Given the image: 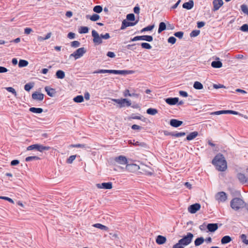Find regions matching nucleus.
I'll use <instances>...</instances> for the list:
<instances>
[{
  "label": "nucleus",
  "instance_id": "obj_1",
  "mask_svg": "<svg viewBox=\"0 0 248 248\" xmlns=\"http://www.w3.org/2000/svg\"><path fill=\"white\" fill-rule=\"evenodd\" d=\"M212 163L219 171H223L227 169V162L221 154H217L212 160Z\"/></svg>",
  "mask_w": 248,
  "mask_h": 248
},
{
  "label": "nucleus",
  "instance_id": "obj_2",
  "mask_svg": "<svg viewBox=\"0 0 248 248\" xmlns=\"http://www.w3.org/2000/svg\"><path fill=\"white\" fill-rule=\"evenodd\" d=\"M132 70H106V69H99L93 72V73L95 74H114L118 75H127L132 74L134 73Z\"/></svg>",
  "mask_w": 248,
  "mask_h": 248
},
{
  "label": "nucleus",
  "instance_id": "obj_3",
  "mask_svg": "<svg viewBox=\"0 0 248 248\" xmlns=\"http://www.w3.org/2000/svg\"><path fill=\"white\" fill-rule=\"evenodd\" d=\"M92 35L93 37V42L96 45H99L102 43V39H108L110 35L108 33L105 34L99 35L98 33L95 30L92 31Z\"/></svg>",
  "mask_w": 248,
  "mask_h": 248
},
{
  "label": "nucleus",
  "instance_id": "obj_4",
  "mask_svg": "<svg viewBox=\"0 0 248 248\" xmlns=\"http://www.w3.org/2000/svg\"><path fill=\"white\" fill-rule=\"evenodd\" d=\"M231 207L235 211L243 208L245 205V202L241 199L235 198L231 201Z\"/></svg>",
  "mask_w": 248,
  "mask_h": 248
},
{
  "label": "nucleus",
  "instance_id": "obj_5",
  "mask_svg": "<svg viewBox=\"0 0 248 248\" xmlns=\"http://www.w3.org/2000/svg\"><path fill=\"white\" fill-rule=\"evenodd\" d=\"M194 236L193 234L190 232L187 233V235L184 236L182 239H180L178 241L183 246H186L191 243Z\"/></svg>",
  "mask_w": 248,
  "mask_h": 248
},
{
  "label": "nucleus",
  "instance_id": "obj_6",
  "mask_svg": "<svg viewBox=\"0 0 248 248\" xmlns=\"http://www.w3.org/2000/svg\"><path fill=\"white\" fill-rule=\"evenodd\" d=\"M111 100L117 103L120 108H123L125 106L129 107L131 105V101L126 98L111 99Z\"/></svg>",
  "mask_w": 248,
  "mask_h": 248
},
{
  "label": "nucleus",
  "instance_id": "obj_7",
  "mask_svg": "<svg viewBox=\"0 0 248 248\" xmlns=\"http://www.w3.org/2000/svg\"><path fill=\"white\" fill-rule=\"evenodd\" d=\"M86 52V50L84 47H80L72 53L70 55V57H73L75 60H77L81 57Z\"/></svg>",
  "mask_w": 248,
  "mask_h": 248
},
{
  "label": "nucleus",
  "instance_id": "obj_8",
  "mask_svg": "<svg viewBox=\"0 0 248 248\" xmlns=\"http://www.w3.org/2000/svg\"><path fill=\"white\" fill-rule=\"evenodd\" d=\"M215 198L218 203H223L227 200V195L224 192H218L216 194Z\"/></svg>",
  "mask_w": 248,
  "mask_h": 248
},
{
  "label": "nucleus",
  "instance_id": "obj_9",
  "mask_svg": "<svg viewBox=\"0 0 248 248\" xmlns=\"http://www.w3.org/2000/svg\"><path fill=\"white\" fill-rule=\"evenodd\" d=\"M50 149V147L48 146H45L41 144H33L27 147V150L30 151L33 149H36L39 152H43L45 150H48Z\"/></svg>",
  "mask_w": 248,
  "mask_h": 248
},
{
  "label": "nucleus",
  "instance_id": "obj_10",
  "mask_svg": "<svg viewBox=\"0 0 248 248\" xmlns=\"http://www.w3.org/2000/svg\"><path fill=\"white\" fill-rule=\"evenodd\" d=\"M234 114V115H239L240 116H243L241 114H240L238 112H237V111H235L234 110H219V111L213 112L210 113L211 115H220V114Z\"/></svg>",
  "mask_w": 248,
  "mask_h": 248
},
{
  "label": "nucleus",
  "instance_id": "obj_11",
  "mask_svg": "<svg viewBox=\"0 0 248 248\" xmlns=\"http://www.w3.org/2000/svg\"><path fill=\"white\" fill-rule=\"evenodd\" d=\"M153 40V38L152 36L150 35H142V36H137L134 37L133 38L131 39L132 41H137L139 40H143L146 41L148 42H152Z\"/></svg>",
  "mask_w": 248,
  "mask_h": 248
},
{
  "label": "nucleus",
  "instance_id": "obj_12",
  "mask_svg": "<svg viewBox=\"0 0 248 248\" xmlns=\"http://www.w3.org/2000/svg\"><path fill=\"white\" fill-rule=\"evenodd\" d=\"M96 187L100 189H110L112 188V183L111 182L102 183L97 184Z\"/></svg>",
  "mask_w": 248,
  "mask_h": 248
},
{
  "label": "nucleus",
  "instance_id": "obj_13",
  "mask_svg": "<svg viewBox=\"0 0 248 248\" xmlns=\"http://www.w3.org/2000/svg\"><path fill=\"white\" fill-rule=\"evenodd\" d=\"M115 161L116 163L120 165H127V160L126 157L123 155H120L115 158Z\"/></svg>",
  "mask_w": 248,
  "mask_h": 248
},
{
  "label": "nucleus",
  "instance_id": "obj_14",
  "mask_svg": "<svg viewBox=\"0 0 248 248\" xmlns=\"http://www.w3.org/2000/svg\"><path fill=\"white\" fill-rule=\"evenodd\" d=\"M139 22V20H137L134 22H130L127 21L126 20H124L122 22V26L121 27V30H124L126 27H129V26H134L135 25H136Z\"/></svg>",
  "mask_w": 248,
  "mask_h": 248
},
{
  "label": "nucleus",
  "instance_id": "obj_15",
  "mask_svg": "<svg viewBox=\"0 0 248 248\" xmlns=\"http://www.w3.org/2000/svg\"><path fill=\"white\" fill-rule=\"evenodd\" d=\"M213 11L218 10L223 4V0H213Z\"/></svg>",
  "mask_w": 248,
  "mask_h": 248
},
{
  "label": "nucleus",
  "instance_id": "obj_16",
  "mask_svg": "<svg viewBox=\"0 0 248 248\" xmlns=\"http://www.w3.org/2000/svg\"><path fill=\"white\" fill-rule=\"evenodd\" d=\"M201 208V205L199 203H195L191 205L188 208L189 212L191 214H194L197 211L200 210Z\"/></svg>",
  "mask_w": 248,
  "mask_h": 248
},
{
  "label": "nucleus",
  "instance_id": "obj_17",
  "mask_svg": "<svg viewBox=\"0 0 248 248\" xmlns=\"http://www.w3.org/2000/svg\"><path fill=\"white\" fill-rule=\"evenodd\" d=\"M126 170L131 172L137 171L140 169V167L135 164H127L125 168Z\"/></svg>",
  "mask_w": 248,
  "mask_h": 248
},
{
  "label": "nucleus",
  "instance_id": "obj_18",
  "mask_svg": "<svg viewBox=\"0 0 248 248\" xmlns=\"http://www.w3.org/2000/svg\"><path fill=\"white\" fill-rule=\"evenodd\" d=\"M44 95L38 92H35L32 94V98L35 100L41 101L44 99Z\"/></svg>",
  "mask_w": 248,
  "mask_h": 248
},
{
  "label": "nucleus",
  "instance_id": "obj_19",
  "mask_svg": "<svg viewBox=\"0 0 248 248\" xmlns=\"http://www.w3.org/2000/svg\"><path fill=\"white\" fill-rule=\"evenodd\" d=\"M179 98L177 97L168 98L166 99V102L170 105H174L178 102Z\"/></svg>",
  "mask_w": 248,
  "mask_h": 248
},
{
  "label": "nucleus",
  "instance_id": "obj_20",
  "mask_svg": "<svg viewBox=\"0 0 248 248\" xmlns=\"http://www.w3.org/2000/svg\"><path fill=\"white\" fill-rule=\"evenodd\" d=\"M207 228L210 232H214L218 229L217 223H209L207 226Z\"/></svg>",
  "mask_w": 248,
  "mask_h": 248
},
{
  "label": "nucleus",
  "instance_id": "obj_21",
  "mask_svg": "<svg viewBox=\"0 0 248 248\" xmlns=\"http://www.w3.org/2000/svg\"><path fill=\"white\" fill-rule=\"evenodd\" d=\"M183 124V122L176 119H171L170 121V125L174 127H178Z\"/></svg>",
  "mask_w": 248,
  "mask_h": 248
},
{
  "label": "nucleus",
  "instance_id": "obj_22",
  "mask_svg": "<svg viewBox=\"0 0 248 248\" xmlns=\"http://www.w3.org/2000/svg\"><path fill=\"white\" fill-rule=\"evenodd\" d=\"M194 6V2L192 0H189L188 2H185L183 4V8L190 10Z\"/></svg>",
  "mask_w": 248,
  "mask_h": 248
},
{
  "label": "nucleus",
  "instance_id": "obj_23",
  "mask_svg": "<svg viewBox=\"0 0 248 248\" xmlns=\"http://www.w3.org/2000/svg\"><path fill=\"white\" fill-rule=\"evenodd\" d=\"M166 242V238L162 235H158L156 239V242L159 245L164 244Z\"/></svg>",
  "mask_w": 248,
  "mask_h": 248
},
{
  "label": "nucleus",
  "instance_id": "obj_24",
  "mask_svg": "<svg viewBox=\"0 0 248 248\" xmlns=\"http://www.w3.org/2000/svg\"><path fill=\"white\" fill-rule=\"evenodd\" d=\"M198 135V132L197 131H194L190 133L189 135H188L186 137V140H191L195 139Z\"/></svg>",
  "mask_w": 248,
  "mask_h": 248
},
{
  "label": "nucleus",
  "instance_id": "obj_25",
  "mask_svg": "<svg viewBox=\"0 0 248 248\" xmlns=\"http://www.w3.org/2000/svg\"><path fill=\"white\" fill-rule=\"evenodd\" d=\"M237 178L239 181L242 183H245L247 182L248 179L246 176L242 173H239L237 175Z\"/></svg>",
  "mask_w": 248,
  "mask_h": 248
},
{
  "label": "nucleus",
  "instance_id": "obj_26",
  "mask_svg": "<svg viewBox=\"0 0 248 248\" xmlns=\"http://www.w3.org/2000/svg\"><path fill=\"white\" fill-rule=\"evenodd\" d=\"M45 89L46 92L47 93V94L49 96L52 97L54 96V95L55 93L54 89H53L52 88H50L47 86L46 87Z\"/></svg>",
  "mask_w": 248,
  "mask_h": 248
},
{
  "label": "nucleus",
  "instance_id": "obj_27",
  "mask_svg": "<svg viewBox=\"0 0 248 248\" xmlns=\"http://www.w3.org/2000/svg\"><path fill=\"white\" fill-rule=\"evenodd\" d=\"M56 76L59 79H63L65 76V73L61 70H59L56 73Z\"/></svg>",
  "mask_w": 248,
  "mask_h": 248
},
{
  "label": "nucleus",
  "instance_id": "obj_28",
  "mask_svg": "<svg viewBox=\"0 0 248 248\" xmlns=\"http://www.w3.org/2000/svg\"><path fill=\"white\" fill-rule=\"evenodd\" d=\"M93 226L102 230L108 231V229L107 226L103 225L100 223L94 224L93 225Z\"/></svg>",
  "mask_w": 248,
  "mask_h": 248
},
{
  "label": "nucleus",
  "instance_id": "obj_29",
  "mask_svg": "<svg viewBox=\"0 0 248 248\" xmlns=\"http://www.w3.org/2000/svg\"><path fill=\"white\" fill-rule=\"evenodd\" d=\"M232 241V238L230 236L226 235L222 237L221 240V242L222 244L229 243Z\"/></svg>",
  "mask_w": 248,
  "mask_h": 248
},
{
  "label": "nucleus",
  "instance_id": "obj_30",
  "mask_svg": "<svg viewBox=\"0 0 248 248\" xmlns=\"http://www.w3.org/2000/svg\"><path fill=\"white\" fill-rule=\"evenodd\" d=\"M211 66L216 68H219L222 66V63L220 61H213L211 63Z\"/></svg>",
  "mask_w": 248,
  "mask_h": 248
},
{
  "label": "nucleus",
  "instance_id": "obj_31",
  "mask_svg": "<svg viewBox=\"0 0 248 248\" xmlns=\"http://www.w3.org/2000/svg\"><path fill=\"white\" fill-rule=\"evenodd\" d=\"M86 18H89L92 21H96L100 18V16L97 14H94L91 16L87 15Z\"/></svg>",
  "mask_w": 248,
  "mask_h": 248
},
{
  "label": "nucleus",
  "instance_id": "obj_32",
  "mask_svg": "<svg viewBox=\"0 0 248 248\" xmlns=\"http://www.w3.org/2000/svg\"><path fill=\"white\" fill-rule=\"evenodd\" d=\"M29 110L34 113H41L43 111V109L42 108H30Z\"/></svg>",
  "mask_w": 248,
  "mask_h": 248
},
{
  "label": "nucleus",
  "instance_id": "obj_33",
  "mask_svg": "<svg viewBox=\"0 0 248 248\" xmlns=\"http://www.w3.org/2000/svg\"><path fill=\"white\" fill-rule=\"evenodd\" d=\"M89 31V28L87 27L81 26L78 29V32L80 34L87 33Z\"/></svg>",
  "mask_w": 248,
  "mask_h": 248
},
{
  "label": "nucleus",
  "instance_id": "obj_34",
  "mask_svg": "<svg viewBox=\"0 0 248 248\" xmlns=\"http://www.w3.org/2000/svg\"><path fill=\"white\" fill-rule=\"evenodd\" d=\"M204 241V239L203 237H201L197 238L194 242L195 245L196 246H199L202 244Z\"/></svg>",
  "mask_w": 248,
  "mask_h": 248
},
{
  "label": "nucleus",
  "instance_id": "obj_35",
  "mask_svg": "<svg viewBox=\"0 0 248 248\" xmlns=\"http://www.w3.org/2000/svg\"><path fill=\"white\" fill-rule=\"evenodd\" d=\"M193 87L197 90H201L203 89V86L201 82L199 81H195L194 83Z\"/></svg>",
  "mask_w": 248,
  "mask_h": 248
},
{
  "label": "nucleus",
  "instance_id": "obj_36",
  "mask_svg": "<svg viewBox=\"0 0 248 248\" xmlns=\"http://www.w3.org/2000/svg\"><path fill=\"white\" fill-rule=\"evenodd\" d=\"M29 64V62L28 61L24 60H20L18 62V66L19 67H23L27 66Z\"/></svg>",
  "mask_w": 248,
  "mask_h": 248
},
{
  "label": "nucleus",
  "instance_id": "obj_37",
  "mask_svg": "<svg viewBox=\"0 0 248 248\" xmlns=\"http://www.w3.org/2000/svg\"><path fill=\"white\" fill-rule=\"evenodd\" d=\"M147 113L152 115H155L157 113V110L155 108H149L147 111Z\"/></svg>",
  "mask_w": 248,
  "mask_h": 248
},
{
  "label": "nucleus",
  "instance_id": "obj_38",
  "mask_svg": "<svg viewBox=\"0 0 248 248\" xmlns=\"http://www.w3.org/2000/svg\"><path fill=\"white\" fill-rule=\"evenodd\" d=\"M166 28V26L165 23L161 22L159 25V28L158 30V32L160 33L162 31H164Z\"/></svg>",
  "mask_w": 248,
  "mask_h": 248
},
{
  "label": "nucleus",
  "instance_id": "obj_39",
  "mask_svg": "<svg viewBox=\"0 0 248 248\" xmlns=\"http://www.w3.org/2000/svg\"><path fill=\"white\" fill-rule=\"evenodd\" d=\"M73 100L76 103H81L83 101L84 98L82 95H78L74 98Z\"/></svg>",
  "mask_w": 248,
  "mask_h": 248
},
{
  "label": "nucleus",
  "instance_id": "obj_40",
  "mask_svg": "<svg viewBox=\"0 0 248 248\" xmlns=\"http://www.w3.org/2000/svg\"><path fill=\"white\" fill-rule=\"evenodd\" d=\"M241 9L242 11L247 16H248V7L245 4H243L241 6Z\"/></svg>",
  "mask_w": 248,
  "mask_h": 248
},
{
  "label": "nucleus",
  "instance_id": "obj_41",
  "mask_svg": "<svg viewBox=\"0 0 248 248\" xmlns=\"http://www.w3.org/2000/svg\"><path fill=\"white\" fill-rule=\"evenodd\" d=\"M102 7L100 5H96L94 7L93 11L96 13H100L102 11Z\"/></svg>",
  "mask_w": 248,
  "mask_h": 248
},
{
  "label": "nucleus",
  "instance_id": "obj_42",
  "mask_svg": "<svg viewBox=\"0 0 248 248\" xmlns=\"http://www.w3.org/2000/svg\"><path fill=\"white\" fill-rule=\"evenodd\" d=\"M154 25L148 26L145 28H143L141 30V32H143L146 31H151L154 29Z\"/></svg>",
  "mask_w": 248,
  "mask_h": 248
},
{
  "label": "nucleus",
  "instance_id": "obj_43",
  "mask_svg": "<svg viewBox=\"0 0 248 248\" xmlns=\"http://www.w3.org/2000/svg\"><path fill=\"white\" fill-rule=\"evenodd\" d=\"M33 87V84L32 83H27L25 84L24 86V89L26 91H30L31 88H32Z\"/></svg>",
  "mask_w": 248,
  "mask_h": 248
},
{
  "label": "nucleus",
  "instance_id": "obj_44",
  "mask_svg": "<svg viewBox=\"0 0 248 248\" xmlns=\"http://www.w3.org/2000/svg\"><path fill=\"white\" fill-rule=\"evenodd\" d=\"M135 19V15L133 14H129L126 16V20L129 21H134Z\"/></svg>",
  "mask_w": 248,
  "mask_h": 248
},
{
  "label": "nucleus",
  "instance_id": "obj_45",
  "mask_svg": "<svg viewBox=\"0 0 248 248\" xmlns=\"http://www.w3.org/2000/svg\"><path fill=\"white\" fill-rule=\"evenodd\" d=\"M76 155H72L69 156L67 159L66 162L68 164H72L73 161L76 159Z\"/></svg>",
  "mask_w": 248,
  "mask_h": 248
},
{
  "label": "nucleus",
  "instance_id": "obj_46",
  "mask_svg": "<svg viewBox=\"0 0 248 248\" xmlns=\"http://www.w3.org/2000/svg\"><path fill=\"white\" fill-rule=\"evenodd\" d=\"M5 89L8 92L12 93L15 96L17 95L16 90L13 87H6Z\"/></svg>",
  "mask_w": 248,
  "mask_h": 248
},
{
  "label": "nucleus",
  "instance_id": "obj_47",
  "mask_svg": "<svg viewBox=\"0 0 248 248\" xmlns=\"http://www.w3.org/2000/svg\"><path fill=\"white\" fill-rule=\"evenodd\" d=\"M200 33V31L199 30H194L192 31V32L190 34V36L191 37H195L197 36Z\"/></svg>",
  "mask_w": 248,
  "mask_h": 248
},
{
  "label": "nucleus",
  "instance_id": "obj_48",
  "mask_svg": "<svg viewBox=\"0 0 248 248\" xmlns=\"http://www.w3.org/2000/svg\"><path fill=\"white\" fill-rule=\"evenodd\" d=\"M39 159V157L36 156H28L26 158L25 160L26 161H31L34 160H38Z\"/></svg>",
  "mask_w": 248,
  "mask_h": 248
},
{
  "label": "nucleus",
  "instance_id": "obj_49",
  "mask_svg": "<svg viewBox=\"0 0 248 248\" xmlns=\"http://www.w3.org/2000/svg\"><path fill=\"white\" fill-rule=\"evenodd\" d=\"M141 46L142 48L150 49L152 48L151 46L147 43H142L141 44Z\"/></svg>",
  "mask_w": 248,
  "mask_h": 248
},
{
  "label": "nucleus",
  "instance_id": "obj_50",
  "mask_svg": "<svg viewBox=\"0 0 248 248\" xmlns=\"http://www.w3.org/2000/svg\"><path fill=\"white\" fill-rule=\"evenodd\" d=\"M170 135L174 137H180L184 136L186 135V133L185 132H178L176 133H171Z\"/></svg>",
  "mask_w": 248,
  "mask_h": 248
},
{
  "label": "nucleus",
  "instance_id": "obj_51",
  "mask_svg": "<svg viewBox=\"0 0 248 248\" xmlns=\"http://www.w3.org/2000/svg\"><path fill=\"white\" fill-rule=\"evenodd\" d=\"M240 30L244 32L248 31V25L245 24L243 25L240 28Z\"/></svg>",
  "mask_w": 248,
  "mask_h": 248
},
{
  "label": "nucleus",
  "instance_id": "obj_52",
  "mask_svg": "<svg viewBox=\"0 0 248 248\" xmlns=\"http://www.w3.org/2000/svg\"><path fill=\"white\" fill-rule=\"evenodd\" d=\"M71 46L73 47H78L80 46V43L78 41H74L71 43Z\"/></svg>",
  "mask_w": 248,
  "mask_h": 248
},
{
  "label": "nucleus",
  "instance_id": "obj_53",
  "mask_svg": "<svg viewBox=\"0 0 248 248\" xmlns=\"http://www.w3.org/2000/svg\"><path fill=\"white\" fill-rule=\"evenodd\" d=\"M174 35L176 37L181 39L183 36L184 32L183 31H178L174 33Z\"/></svg>",
  "mask_w": 248,
  "mask_h": 248
},
{
  "label": "nucleus",
  "instance_id": "obj_54",
  "mask_svg": "<svg viewBox=\"0 0 248 248\" xmlns=\"http://www.w3.org/2000/svg\"><path fill=\"white\" fill-rule=\"evenodd\" d=\"M176 40V39L174 37L171 36L169 38L168 42L170 44H174L175 43Z\"/></svg>",
  "mask_w": 248,
  "mask_h": 248
},
{
  "label": "nucleus",
  "instance_id": "obj_55",
  "mask_svg": "<svg viewBox=\"0 0 248 248\" xmlns=\"http://www.w3.org/2000/svg\"><path fill=\"white\" fill-rule=\"evenodd\" d=\"M241 238L243 242L246 244H248V240L247 239V236L245 234H243L241 235Z\"/></svg>",
  "mask_w": 248,
  "mask_h": 248
},
{
  "label": "nucleus",
  "instance_id": "obj_56",
  "mask_svg": "<svg viewBox=\"0 0 248 248\" xmlns=\"http://www.w3.org/2000/svg\"><path fill=\"white\" fill-rule=\"evenodd\" d=\"M0 199L5 200L9 201V202H11L12 203H14V201L12 199H11V198H10L9 197H7L1 196V197H0Z\"/></svg>",
  "mask_w": 248,
  "mask_h": 248
},
{
  "label": "nucleus",
  "instance_id": "obj_57",
  "mask_svg": "<svg viewBox=\"0 0 248 248\" xmlns=\"http://www.w3.org/2000/svg\"><path fill=\"white\" fill-rule=\"evenodd\" d=\"M172 248H184V246L180 243V242L178 241V243H177L176 244L173 245Z\"/></svg>",
  "mask_w": 248,
  "mask_h": 248
},
{
  "label": "nucleus",
  "instance_id": "obj_58",
  "mask_svg": "<svg viewBox=\"0 0 248 248\" xmlns=\"http://www.w3.org/2000/svg\"><path fill=\"white\" fill-rule=\"evenodd\" d=\"M179 94L181 96L185 97H186L188 96L187 93L186 92L183 91H180L179 92Z\"/></svg>",
  "mask_w": 248,
  "mask_h": 248
},
{
  "label": "nucleus",
  "instance_id": "obj_59",
  "mask_svg": "<svg viewBox=\"0 0 248 248\" xmlns=\"http://www.w3.org/2000/svg\"><path fill=\"white\" fill-rule=\"evenodd\" d=\"M67 37L70 39H74L75 37V34L73 32H70L68 33Z\"/></svg>",
  "mask_w": 248,
  "mask_h": 248
},
{
  "label": "nucleus",
  "instance_id": "obj_60",
  "mask_svg": "<svg viewBox=\"0 0 248 248\" xmlns=\"http://www.w3.org/2000/svg\"><path fill=\"white\" fill-rule=\"evenodd\" d=\"M109 234L111 236V239L115 240L118 239V235L117 233H110Z\"/></svg>",
  "mask_w": 248,
  "mask_h": 248
},
{
  "label": "nucleus",
  "instance_id": "obj_61",
  "mask_svg": "<svg viewBox=\"0 0 248 248\" xmlns=\"http://www.w3.org/2000/svg\"><path fill=\"white\" fill-rule=\"evenodd\" d=\"M134 12L135 14H139L140 13V8L139 6H136L134 8Z\"/></svg>",
  "mask_w": 248,
  "mask_h": 248
},
{
  "label": "nucleus",
  "instance_id": "obj_62",
  "mask_svg": "<svg viewBox=\"0 0 248 248\" xmlns=\"http://www.w3.org/2000/svg\"><path fill=\"white\" fill-rule=\"evenodd\" d=\"M205 25V22L203 21L198 22L197 23V27L201 28Z\"/></svg>",
  "mask_w": 248,
  "mask_h": 248
},
{
  "label": "nucleus",
  "instance_id": "obj_63",
  "mask_svg": "<svg viewBox=\"0 0 248 248\" xmlns=\"http://www.w3.org/2000/svg\"><path fill=\"white\" fill-rule=\"evenodd\" d=\"M107 56L110 57V58H114L115 57V54L114 52L108 51L107 54Z\"/></svg>",
  "mask_w": 248,
  "mask_h": 248
},
{
  "label": "nucleus",
  "instance_id": "obj_64",
  "mask_svg": "<svg viewBox=\"0 0 248 248\" xmlns=\"http://www.w3.org/2000/svg\"><path fill=\"white\" fill-rule=\"evenodd\" d=\"M32 31L31 28H26L24 30V33L27 34H30Z\"/></svg>",
  "mask_w": 248,
  "mask_h": 248
}]
</instances>
